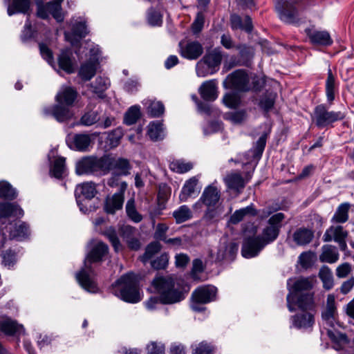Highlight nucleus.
<instances>
[{
    "label": "nucleus",
    "mask_w": 354,
    "mask_h": 354,
    "mask_svg": "<svg viewBox=\"0 0 354 354\" xmlns=\"http://www.w3.org/2000/svg\"><path fill=\"white\" fill-rule=\"evenodd\" d=\"M284 218L283 213L273 214L268 219V225L263 229L261 234L245 239L241 250L243 257L247 259L254 257L267 245L274 241L279 236L282 227L281 222Z\"/></svg>",
    "instance_id": "nucleus-1"
},
{
    "label": "nucleus",
    "mask_w": 354,
    "mask_h": 354,
    "mask_svg": "<svg viewBox=\"0 0 354 354\" xmlns=\"http://www.w3.org/2000/svg\"><path fill=\"white\" fill-rule=\"evenodd\" d=\"M0 330L7 335L24 333V326L8 317L0 319Z\"/></svg>",
    "instance_id": "nucleus-22"
},
{
    "label": "nucleus",
    "mask_w": 354,
    "mask_h": 354,
    "mask_svg": "<svg viewBox=\"0 0 354 354\" xmlns=\"http://www.w3.org/2000/svg\"><path fill=\"white\" fill-rule=\"evenodd\" d=\"M97 189H96V185L95 183L90 181V182H86L83 183L82 184H80L77 185L75 191V195L77 199V202L78 203V205L80 206V210L82 212H84L83 208L80 206V203H79V198L82 196L86 199H91L95 196L97 194Z\"/></svg>",
    "instance_id": "nucleus-20"
},
{
    "label": "nucleus",
    "mask_w": 354,
    "mask_h": 354,
    "mask_svg": "<svg viewBox=\"0 0 354 354\" xmlns=\"http://www.w3.org/2000/svg\"><path fill=\"white\" fill-rule=\"evenodd\" d=\"M266 145V136L262 135L256 142L253 148L250 150L254 158H260Z\"/></svg>",
    "instance_id": "nucleus-53"
},
{
    "label": "nucleus",
    "mask_w": 354,
    "mask_h": 354,
    "mask_svg": "<svg viewBox=\"0 0 354 354\" xmlns=\"http://www.w3.org/2000/svg\"><path fill=\"white\" fill-rule=\"evenodd\" d=\"M336 311L335 296L328 295L326 307L322 314V325L324 328L326 330L327 335L333 343V348L339 351L348 344L349 341L345 334L332 330L337 324L335 321Z\"/></svg>",
    "instance_id": "nucleus-5"
},
{
    "label": "nucleus",
    "mask_w": 354,
    "mask_h": 354,
    "mask_svg": "<svg viewBox=\"0 0 354 354\" xmlns=\"http://www.w3.org/2000/svg\"><path fill=\"white\" fill-rule=\"evenodd\" d=\"M314 237L313 232L306 227H299L292 234V240L299 246L309 244Z\"/></svg>",
    "instance_id": "nucleus-27"
},
{
    "label": "nucleus",
    "mask_w": 354,
    "mask_h": 354,
    "mask_svg": "<svg viewBox=\"0 0 354 354\" xmlns=\"http://www.w3.org/2000/svg\"><path fill=\"white\" fill-rule=\"evenodd\" d=\"M169 168L176 173L183 174L190 171L193 168V164L181 159L174 160L170 162Z\"/></svg>",
    "instance_id": "nucleus-46"
},
{
    "label": "nucleus",
    "mask_w": 354,
    "mask_h": 354,
    "mask_svg": "<svg viewBox=\"0 0 354 354\" xmlns=\"http://www.w3.org/2000/svg\"><path fill=\"white\" fill-rule=\"evenodd\" d=\"M212 346L205 342H202L193 350L192 354H212Z\"/></svg>",
    "instance_id": "nucleus-64"
},
{
    "label": "nucleus",
    "mask_w": 354,
    "mask_h": 354,
    "mask_svg": "<svg viewBox=\"0 0 354 354\" xmlns=\"http://www.w3.org/2000/svg\"><path fill=\"white\" fill-rule=\"evenodd\" d=\"M109 86V80L102 77H97L95 82L91 84L93 92L100 99L105 97L104 92Z\"/></svg>",
    "instance_id": "nucleus-38"
},
{
    "label": "nucleus",
    "mask_w": 354,
    "mask_h": 354,
    "mask_svg": "<svg viewBox=\"0 0 354 354\" xmlns=\"http://www.w3.org/2000/svg\"><path fill=\"white\" fill-rule=\"evenodd\" d=\"M217 88V81L210 80L201 85L198 93L204 100L212 102L218 97Z\"/></svg>",
    "instance_id": "nucleus-21"
},
{
    "label": "nucleus",
    "mask_w": 354,
    "mask_h": 354,
    "mask_svg": "<svg viewBox=\"0 0 354 354\" xmlns=\"http://www.w3.org/2000/svg\"><path fill=\"white\" fill-rule=\"evenodd\" d=\"M165 111V106L161 102L153 101L148 106V112L153 118L161 116Z\"/></svg>",
    "instance_id": "nucleus-55"
},
{
    "label": "nucleus",
    "mask_w": 354,
    "mask_h": 354,
    "mask_svg": "<svg viewBox=\"0 0 354 354\" xmlns=\"http://www.w3.org/2000/svg\"><path fill=\"white\" fill-rule=\"evenodd\" d=\"M77 95V91L70 86L61 88L55 97L57 104L44 109V114L52 115L59 122H63L71 119L73 112L71 106L73 104Z\"/></svg>",
    "instance_id": "nucleus-4"
},
{
    "label": "nucleus",
    "mask_w": 354,
    "mask_h": 354,
    "mask_svg": "<svg viewBox=\"0 0 354 354\" xmlns=\"http://www.w3.org/2000/svg\"><path fill=\"white\" fill-rule=\"evenodd\" d=\"M337 91V84L330 68H328L327 78L325 84V91L327 101L332 104L335 98V93Z\"/></svg>",
    "instance_id": "nucleus-30"
},
{
    "label": "nucleus",
    "mask_w": 354,
    "mask_h": 354,
    "mask_svg": "<svg viewBox=\"0 0 354 354\" xmlns=\"http://www.w3.org/2000/svg\"><path fill=\"white\" fill-rule=\"evenodd\" d=\"M136 228L129 225L122 228L121 236L129 248L132 250H138L141 246L139 239L136 236Z\"/></svg>",
    "instance_id": "nucleus-24"
},
{
    "label": "nucleus",
    "mask_w": 354,
    "mask_h": 354,
    "mask_svg": "<svg viewBox=\"0 0 354 354\" xmlns=\"http://www.w3.org/2000/svg\"><path fill=\"white\" fill-rule=\"evenodd\" d=\"M107 162L106 156H86L78 160L75 163V172L77 175L104 176Z\"/></svg>",
    "instance_id": "nucleus-8"
},
{
    "label": "nucleus",
    "mask_w": 354,
    "mask_h": 354,
    "mask_svg": "<svg viewBox=\"0 0 354 354\" xmlns=\"http://www.w3.org/2000/svg\"><path fill=\"white\" fill-rule=\"evenodd\" d=\"M148 136L151 140L158 141L165 137V131L162 123L160 122H152L149 125Z\"/></svg>",
    "instance_id": "nucleus-40"
},
{
    "label": "nucleus",
    "mask_w": 354,
    "mask_h": 354,
    "mask_svg": "<svg viewBox=\"0 0 354 354\" xmlns=\"http://www.w3.org/2000/svg\"><path fill=\"white\" fill-rule=\"evenodd\" d=\"M147 20L151 26H160L162 23V16L158 11L150 8L147 12Z\"/></svg>",
    "instance_id": "nucleus-57"
},
{
    "label": "nucleus",
    "mask_w": 354,
    "mask_h": 354,
    "mask_svg": "<svg viewBox=\"0 0 354 354\" xmlns=\"http://www.w3.org/2000/svg\"><path fill=\"white\" fill-rule=\"evenodd\" d=\"M152 286L160 296L162 304H174L185 299L187 292L175 288L171 276H158L152 281Z\"/></svg>",
    "instance_id": "nucleus-6"
},
{
    "label": "nucleus",
    "mask_w": 354,
    "mask_h": 354,
    "mask_svg": "<svg viewBox=\"0 0 354 354\" xmlns=\"http://www.w3.org/2000/svg\"><path fill=\"white\" fill-rule=\"evenodd\" d=\"M293 325L298 328H307L314 324V315L311 313H303L292 317Z\"/></svg>",
    "instance_id": "nucleus-34"
},
{
    "label": "nucleus",
    "mask_w": 354,
    "mask_h": 354,
    "mask_svg": "<svg viewBox=\"0 0 354 354\" xmlns=\"http://www.w3.org/2000/svg\"><path fill=\"white\" fill-rule=\"evenodd\" d=\"M346 115L342 111H329L324 104L316 106L312 116L315 125L320 129L332 127L335 122L344 119Z\"/></svg>",
    "instance_id": "nucleus-9"
},
{
    "label": "nucleus",
    "mask_w": 354,
    "mask_h": 354,
    "mask_svg": "<svg viewBox=\"0 0 354 354\" xmlns=\"http://www.w3.org/2000/svg\"><path fill=\"white\" fill-rule=\"evenodd\" d=\"M88 34L86 26L84 22H78L73 26L71 32H64L65 39L72 46L77 45L80 40Z\"/></svg>",
    "instance_id": "nucleus-19"
},
{
    "label": "nucleus",
    "mask_w": 354,
    "mask_h": 354,
    "mask_svg": "<svg viewBox=\"0 0 354 354\" xmlns=\"http://www.w3.org/2000/svg\"><path fill=\"white\" fill-rule=\"evenodd\" d=\"M217 289L213 286H203L197 288L192 294L191 308L193 310L200 312L204 310L201 304H205L214 301Z\"/></svg>",
    "instance_id": "nucleus-10"
},
{
    "label": "nucleus",
    "mask_w": 354,
    "mask_h": 354,
    "mask_svg": "<svg viewBox=\"0 0 354 354\" xmlns=\"http://www.w3.org/2000/svg\"><path fill=\"white\" fill-rule=\"evenodd\" d=\"M305 32L313 44L326 46L333 44L330 34L326 30L319 31L312 28H306Z\"/></svg>",
    "instance_id": "nucleus-23"
},
{
    "label": "nucleus",
    "mask_w": 354,
    "mask_h": 354,
    "mask_svg": "<svg viewBox=\"0 0 354 354\" xmlns=\"http://www.w3.org/2000/svg\"><path fill=\"white\" fill-rule=\"evenodd\" d=\"M198 181L196 177H192L185 182L179 195L180 201H186L189 197L196 193Z\"/></svg>",
    "instance_id": "nucleus-36"
},
{
    "label": "nucleus",
    "mask_w": 354,
    "mask_h": 354,
    "mask_svg": "<svg viewBox=\"0 0 354 354\" xmlns=\"http://www.w3.org/2000/svg\"><path fill=\"white\" fill-rule=\"evenodd\" d=\"M352 271L351 265L349 263H343L336 268V276L338 278L346 277Z\"/></svg>",
    "instance_id": "nucleus-62"
},
{
    "label": "nucleus",
    "mask_w": 354,
    "mask_h": 354,
    "mask_svg": "<svg viewBox=\"0 0 354 354\" xmlns=\"http://www.w3.org/2000/svg\"><path fill=\"white\" fill-rule=\"evenodd\" d=\"M30 234L29 227L25 223L19 225L16 224L10 232V238L17 241H22L27 238Z\"/></svg>",
    "instance_id": "nucleus-39"
},
{
    "label": "nucleus",
    "mask_w": 354,
    "mask_h": 354,
    "mask_svg": "<svg viewBox=\"0 0 354 354\" xmlns=\"http://www.w3.org/2000/svg\"><path fill=\"white\" fill-rule=\"evenodd\" d=\"M125 209L128 217L132 221L139 223L142 220V215L136 209L135 200L133 198L127 201Z\"/></svg>",
    "instance_id": "nucleus-45"
},
{
    "label": "nucleus",
    "mask_w": 354,
    "mask_h": 354,
    "mask_svg": "<svg viewBox=\"0 0 354 354\" xmlns=\"http://www.w3.org/2000/svg\"><path fill=\"white\" fill-rule=\"evenodd\" d=\"M114 293L126 302L134 304L140 301L141 299L136 276L133 273L122 275L115 282Z\"/></svg>",
    "instance_id": "nucleus-7"
},
{
    "label": "nucleus",
    "mask_w": 354,
    "mask_h": 354,
    "mask_svg": "<svg viewBox=\"0 0 354 354\" xmlns=\"http://www.w3.org/2000/svg\"><path fill=\"white\" fill-rule=\"evenodd\" d=\"M73 143L76 150L79 151H87L91 144V138L88 134H75L73 137Z\"/></svg>",
    "instance_id": "nucleus-37"
},
{
    "label": "nucleus",
    "mask_w": 354,
    "mask_h": 354,
    "mask_svg": "<svg viewBox=\"0 0 354 354\" xmlns=\"http://www.w3.org/2000/svg\"><path fill=\"white\" fill-rule=\"evenodd\" d=\"M202 59L217 72L223 59L222 51L220 48H215L207 53Z\"/></svg>",
    "instance_id": "nucleus-29"
},
{
    "label": "nucleus",
    "mask_w": 354,
    "mask_h": 354,
    "mask_svg": "<svg viewBox=\"0 0 354 354\" xmlns=\"http://www.w3.org/2000/svg\"><path fill=\"white\" fill-rule=\"evenodd\" d=\"M245 111H237L227 113L225 115V118L230 120L234 124H239L241 123L245 119Z\"/></svg>",
    "instance_id": "nucleus-59"
},
{
    "label": "nucleus",
    "mask_w": 354,
    "mask_h": 354,
    "mask_svg": "<svg viewBox=\"0 0 354 354\" xmlns=\"http://www.w3.org/2000/svg\"><path fill=\"white\" fill-rule=\"evenodd\" d=\"M220 189L212 184L205 187L198 201L193 205L195 209H201L203 206L206 208L216 207L221 199Z\"/></svg>",
    "instance_id": "nucleus-13"
},
{
    "label": "nucleus",
    "mask_w": 354,
    "mask_h": 354,
    "mask_svg": "<svg viewBox=\"0 0 354 354\" xmlns=\"http://www.w3.org/2000/svg\"><path fill=\"white\" fill-rule=\"evenodd\" d=\"M72 57L73 53L69 48L62 50L58 56V65L59 68L68 74L73 73L75 71V64Z\"/></svg>",
    "instance_id": "nucleus-25"
},
{
    "label": "nucleus",
    "mask_w": 354,
    "mask_h": 354,
    "mask_svg": "<svg viewBox=\"0 0 354 354\" xmlns=\"http://www.w3.org/2000/svg\"><path fill=\"white\" fill-rule=\"evenodd\" d=\"M97 64L91 61H87L82 64L79 71V75L84 81L90 80L96 73Z\"/></svg>",
    "instance_id": "nucleus-42"
},
{
    "label": "nucleus",
    "mask_w": 354,
    "mask_h": 354,
    "mask_svg": "<svg viewBox=\"0 0 354 354\" xmlns=\"http://www.w3.org/2000/svg\"><path fill=\"white\" fill-rule=\"evenodd\" d=\"M16 254L10 250L6 251L2 255V263L8 268L12 267L16 263Z\"/></svg>",
    "instance_id": "nucleus-61"
},
{
    "label": "nucleus",
    "mask_w": 354,
    "mask_h": 354,
    "mask_svg": "<svg viewBox=\"0 0 354 354\" xmlns=\"http://www.w3.org/2000/svg\"><path fill=\"white\" fill-rule=\"evenodd\" d=\"M179 47L181 56L187 59H196L203 53V46L197 41L180 42Z\"/></svg>",
    "instance_id": "nucleus-18"
},
{
    "label": "nucleus",
    "mask_w": 354,
    "mask_h": 354,
    "mask_svg": "<svg viewBox=\"0 0 354 354\" xmlns=\"http://www.w3.org/2000/svg\"><path fill=\"white\" fill-rule=\"evenodd\" d=\"M147 354H163L165 353V346L159 342H152L147 346Z\"/></svg>",
    "instance_id": "nucleus-63"
},
{
    "label": "nucleus",
    "mask_w": 354,
    "mask_h": 354,
    "mask_svg": "<svg viewBox=\"0 0 354 354\" xmlns=\"http://www.w3.org/2000/svg\"><path fill=\"white\" fill-rule=\"evenodd\" d=\"M319 259L321 262L334 263L339 259V253L335 246L325 245L322 248Z\"/></svg>",
    "instance_id": "nucleus-31"
},
{
    "label": "nucleus",
    "mask_w": 354,
    "mask_h": 354,
    "mask_svg": "<svg viewBox=\"0 0 354 354\" xmlns=\"http://www.w3.org/2000/svg\"><path fill=\"white\" fill-rule=\"evenodd\" d=\"M196 75L201 77H205L209 75H213L216 71L209 66L205 60L201 59L196 65Z\"/></svg>",
    "instance_id": "nucleus-50"
},
{
    "label": "nucleus",
    "mask_w": 354,
    "mask_h": 354,
    "mask_svg": "<svg viewBox=\"0 0 354 354\" xmlns=\"http://www.w3.org/2000/svg\"><path fill=\"white\" fill-rule=\"evenodd\" d=\"M62 1L63 0H54L47 3L46 5L37 3V17L45 19L48 17V14L50 13L57 21H63L64 17L62 12L61 3Z\"/></svg>",
    "instance_id": "nucleus-14"
},
{
    "label": "nucleus",
    "mask_w": 354,
    "mask_h": 354,
    "mask_svg": "<svg viewBox=\"0 0 354 354\" xmlns=\"http://www.w3.org/2000/svg\"><path fill=\"white\" fill-rule=\"evenodd\" d=\"M89 252L84 259V267L76 273V279L80 285L86 290L91 292H97V288L95 281L91 278L90 272H92L91 266L93 263L102 261L104 257L109 252L108 245L98 240H91L88 243Z\"/></svg>",
    "instance_id": "nucleus-3"
},
{
    "label": "nucleus",
    "mask_w": 354,
    "mask_h": 354,
    "mask_svg": "<svg viewBox=\"0 0 354 354\" xmlns=\"http://www.w3.org/2000/svg\"><path fill=\"white\" fill-rule=\"evenodd\" d=\"M238 248L239 245L236 243H230L228 245L225 243L220 244L216 255V260L222 261L227 256H233L234 254L237 252Z\"/></svg>",
    "instance_id": "nucleus-41"
},
{
    "label": "nucleus",
    "mask_w": 354,
    "mask_h": 354,
    "mask_svg": "<svg viewBox=\"0 0 354 354\" xmlns=\"http://www.w3.org/2000/svg\"><path fill=\"white\" fill-rule=\"evenodd\" d=\"M289 293L287 295V306L290 312L295 310L294 305L297 304L302 310H312L314 307L313 279L310 277H299L295 280L288 279L287 283Z\"/></svg>",
    "instance_id": "nucleus-2"
},
{
    "label": "nucleus",
    "mask_w": 354,
    "mask_h": 354,
    "mask_svg": "<svg viewBox=\"0 0 354 354\" xmlns=\"http://www.w3.org/2000/svg\"><path fill=\"white\" fill-rule=\"evenodd\" d=\"M17 193L12 185L7 181L0 182V198L12 201L16 198Z\"/></svg>",
    "instance_id": "nucleus-44"
},
{
    "label": "nucleus",
    "mask_w": 354,
    "mask_h": 354,
    "mask_svg": "<svg viewBox=\"0 0 354 354\" xmlns=\"http://www.w3.org/2000/svg\"><path fill=\"white\" fill-rule=\"evenodd\" d=\"M173 216L176 220V223L179 224L192 218V213L189 207L184 205L173 212Z\"/></svg>",
    "instance_id": "nucleus-43"
},
{
    "label": "nucleus",
    "mask_w": 354,
    "mask_h": 354,
    "mask_svg": "<svg viewBox=\"0 0 354 354\" xmlns=\"http://www.w3.org/2000/svg\"><path fill=\"white\" fill-rule=\"evenodd\" d=\"M294 0H281L276 3L279 18L288 24H296L299 22L298 10Z\"/></svg>",
    "instance_id": "nucleus-12"
},
{
    "label": "nucleus",
    "mask_w": 354,
    "mask_h": 354,
    "mask_svg": "<svg viewBox=\"0 0 354 354\" xmlns=\"http://www.w3.org/2000/svg\"><path fill=\"white\" fill-rule=\"evenodd\" d=\"M106 161L107 162L105 170V175L110 172H115L118 174L127 176L130 174L132 168L129 160L123 158H114L109 156H106Z\"/></svg>",
    "instance_id": "nucleus-16"
},
{
    "label": "nucleus",
    "mask_w": 354,
    "mask_h": 354,
    "mask_svg": "<svg viewBox=\"0 0 354 354\" xmlns=\"http://www.w3.org/2000/svg\"><path fill=\"white\" fill-rule=\"evenodd\" d=\"M40 54L42 57L52 66H54V57L52 50L44 43L39 44Z\"/></svg>",
    "instance_id": "nucleus-58"
},
{
    "label": "nucleus",
    "mask_w": 354,
    "mask_h": 354,
    "mask_svg": "<svg viewBox=\"0 0 354 354\" xmlns=\"http://www.w3.org/2000/svg\"><path fill=\"white\" fill-rule=\"evenodd\" d=\"M169 258L167 254H162L156 259L151 261V264L153 268L156 270L165 269L168 263Z\"/></svg>",
    "instance_id": "nucleus-60"
},
{
    "label": "nucleus",
    "mask_w": 354,
    "mask_h": 354,
    "mask_svg": "<svg viewBox=\"0 0 354 354\" xmlns=\"http://www.w3.org/2000/svg\"><path fill=\"white\" fill-rule=\"evenodd\" d=\"M258 214L254 205L251 204L245 207L236 210L230 216V222L232 224H237L248 216H255Z\"/></svg>",
    "instance_id": "nucleus-28"
},
{
    "label": "nucleus",
    "mask_w": 354,
    "mask_h": 354,
    "mask_svg": "<svg viewBox=\"0 0 354 354\" xmlns=\"http://www.w3.org/2000/svg\"><path fill=\"white\" fill-rule=\"evenodd\" d=\"M319 277L323 282L324 288L326 290L332 288L333 286V274L328 266H324L321 268L319 272Z\"/></svg>",
    "instance_id": "nucleus-47"
},
{
    "label": "nucleus",
    "mask_w": 354,
    "mask_h": 354,
    "mask_svg": "<svg viewBox=\"0 0 354 354\" xmlns=\"http://www.w3.org/2000/svg\"><path fill=\"white\" fill-rule=\"evenodd\" d=\"M24 216L23 209L16 203H0V218L8 217L20 218Z\"/></svg>",
    "instance_id": "nucleus-26"
},
{
    "label": "nucleus",
    "mask_w": 354,
    "mask_h": 354,
    "mask_svg": "<svg viewBox=\"0 0 354 354\" xmlns=\"http://www.w3.org/2000/svg\"><path fill=\"white\" fill-rule=\"evenodd\" d=\"M227 187L230 189H234L238 192H241L245 185L242 176L239 173L228 174L224 179Z\"/></svg>",
    "instance_id": "nucleus-32"
},
{
    "label": "nucleus",
    "mask_w": 354,
    "mask_h": 354,
    "mask_svg": "<svg viewBox=\"0 0 354 354\" xmlns=\"http://www.w3.org/2000/svg\"><path fill=\"white\" fill-rule=\"evenodd\" d=\"M30 6V0H12L8 7V14L9 16L17 13L28 14Z\"/></svg>",
    "instance_id": "nucleus-33"
},
{
    "label": "nucleus",
    "mask_w": 354,
    "mask_h": 354,
    "mask_svg": "<svg viewBox=\"0 0 354 354\" xmlns=\"http://www.w3.org/2000/svg\"><path fill=\"white\" fill-rule=\"evenodd\" d=\"M127 183H124L121 186V192H118L111 196H107L104 201V210L108 214H114L118 210L122 209L124 201V192Z\"/></svg>",
    "instance_id": "nucleus-15"
},
{
    "label": "nucleus",
    "mask_w": 354,
    "mask_h": 354,
    "mask_svg": "<svg viewBox=\"0 0 354 354\" xmlns=\"http://www.w3.org/2000/svg\"><path fill=\"white\" fill-rule=\"evenodd\" d=\"M66 170L65 158L63 157L57 158L50 169V174L56 178H61Z\"/></svg>",
    "instance_id": "nucleus-49"
},
{
    "label": "nucleus",
    "mask_w": 354,
    "mask_h": 354,
    "mask_svg": "<svg viewBox=\"0 0 354 354\" xmlns=\"http://www.w3.org/2000/svg\"><path fill=\"white\" fill-rule=\"evenodd\" d=\"M223 102L228 108L235 109L240 104V98L234 93H228L223 96Z\"/></svg>",
    "instance_id": "nucleus-56"
},
{
    "label": "nucleus",
    "mask_w": 354,
    "mask_h": 354,
    "mask_svg": "<svg viewBox=\"0 0 354 354\" xmlns=\"http://www.w3.org/2000/svg\"><path fill=\"white\" fill-rule=\"evenodd\" d=\"M223 86L242 92L248 91L250 88L248 75L243 69L236 70L227 76Z\"/></svg>",
    "instance_id": "nucleus-11"
},
{
    "label": "nucleus",
    "mask_w": 354,
    "mask_h": 354,
    "mask_svg": "<svg viewBox=\"0 0 354 354\" xmlns=\"http://www.w3.org/2000/svg\"><path fill=\"white\" fill-rule=\"evenodd\" d=\"M140 117V107L132 106L126 112L124 118V122L127 125L135 124Z\"/></svg>",
    "instance_id": "nucleus-48"
},
{
    "label": "nucleus",
    "mask_w": 354,
    "mask_h": 354,
    "mask_svg": "<svg viewBox=\"0 0 354 354\" xmlns=\"http://www.w3.org/2000/svg\"><path fill=\"white\" fill-rule=\"evenodd\" d=\"M100 120L99 113L97 111L86 112L80 119V124L84 126H91Z\"/></svg>",
    "instance_id": "nucleus-51"
},
{
    "label": "nucleus",
    "mask_w": 354,
    "mask_h": 354,
    "mask_svg": "<svg viewBox=\"0 0 354 354\" xmlns=\"http://www.w3.org/2000/svg\"><path fill=\"white\" fill-rule=\"evenodd\" d=\"M351 207L349 203H341L336 209L331 222L335 223H344L348 220V212Z\"/></svg>",
    "instance_id": "nucleus-35"
},
{
    "label": "nucleus",
    "mask_w": 354,
    "mask_h": 354,
    "mask_svg": "<svg viewBox=\"0 0 354 354\" xmlns=\"http://www.w3.org/2000/svg\"><path fill=\"white\" fill-rule=\"evenodd\" d=\"M104 234L108 238L115 252H119L122 249V245L114 228H108Z\"/></svg>",
    "instance_id": "nucleus-54"
},
{
    "label": "nucleus",
    "mask_w": 354,
    "mask_h": 354,
    "mask_svg": "<svg viewBox=\"0 0 354 354\" xmlns=\"http://www.w3.org/2000/svg\"><path fill=\"white\" fill-rule=\"evenodd\" d=\"M347 236L348 232L344 230L342 226H331L325 232L323 236V240L325 242H329L333 240L338 243L339 248L342 250H345L347 248L346 243Z\"/></svg>",
    "instance_id": "nucleus-17"
},
{
    "label": "nucleus",
    "mask_w": 354,
    "mask_h": 354,
    "mask_svg": "<svg viewBox=\"0 0 354 354\" xmlns=\"http://www.w3.org/2000/svg\"><path fill=\"white\" fill-rule=\"evenodd\" d=\"M161 249V245L158 242H152L147 245L145 252L143 255L140 257L141 261L143 263H146L152 257L158 253Z\"/></svg>",
    "instance_id": "nucleus-52"
}]
</instances>
